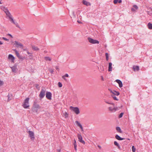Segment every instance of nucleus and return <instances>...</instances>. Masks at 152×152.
I'll list each match as a JSON object with an SVG mask.
<instances>
[{
  "label": "nucleus",
  "mask_w": 152,
  "mask_h": 152,
  "mask_svg": "<svg viewBox=\"0 0 152 152\" xmlns=\"http://www.w3.org/2000/svg\"><path fill=\"white\" fill-rule=\"evenodd\" d=\"M98 147L99 148V149H101V147L100 146H98Z\"/></svg>",
  "instance_id": "obj_60"
},
{
  "label": "nucleus",
  "mask_w": 152,
  "mask_h": 152,
  "mask_svg": "<svg viewBox=\"0 0 152 152\" xmlns=\"http://www.w3.org/2000/svg\"><path fill=\"white\" fill-rule=\"evenodd\" d=\"M40 108V107L39 105L37 104L36 102H34V105L32 108V111L34 112L37 113L38 109Z\"/></svg>",
  "instance_id": "obj_1"
},
{
  "label": "nucleus",
  "mask_w": 152,
  "mask_h": 152,
  "mask_svg": "<svg viewBox=\"0 0 152 152\" xmlns=\"http://www.w3.org/2000/svg\"><path fill=\"white\" fill-rule=\"evenodd\" d=\"M72 13L73 17L75 18L76 17V16L74 12H73Z\"/></svg>",
  "instance_id": "obj_44"
},
{
  "label": "nucleus",
  "mask_w": 152,
  "mask_h": 152,
  "mask_svg": "<svg viewBox=\"0 0 152 152\" xmlns=\"http://www.w3.org/2000/svg\"><path fill=\"white\" fill-rule=\"evenodd\" d=\"M8 58L9 59H11L12 62H14V61L15 60V58L12 55L9 54L8 56Z\"/></svg>",
  "instance_id": "obj_15"
},
{
  "label": "nucleus",
  "mask_w": 152,
  "mask_h": 152,
  "mask_svg": "<svg viewBox=\"0 0 152 152\" xmlns=\"http://www.w3.org/2000/svg\"><path fill=\"white\" fill-rule=\"evenodd\" d=\"M12 69V71L13 72L15 73L17 72L18 70L17 66H14L12 67H11Z\"/></svg>",
  "instance_id": "obj_12"
},
{
  "label": "nucleus",
  "mask_w": 152,
  "mask_h": 152,
  "mask_svg": "<svg viewBox=\"0 0 152 152\" xmlns=\"http://www.w3.org/2000/svg\"><path fill=\"white\" fill-rule=\"evenodd\" d=\"M15 44L17 45L18 46L17 47H18L19 46L20 47H23V45L21 43L18 42L17 41H15Z\"/></svg>",
  "instance_id": "obj_17"
},
{
  "label": "nucleus",
  "mask_w": 152,
  "mask_h": 152,
  "mask_svg": "<svg viewBox=\"0 0 152 152\" xmlns=\"http://www.w3.org/2000/svg\"><path fill=\"white\" fill-rule=\"evenodd\" d=\"M113 95H114V96H115V95L118 96L119 95L120 93L118 91H116L113 90Z\"/></svg>",
  "instance_id": "obj_22"
},
{
  "label": "nucleus",
  "mask_w": 152,
  "mask_h": 152,
  "mask_svg": "<svg viewBox=\"0 0 152 152\" xmlns=\"http://www.w3.org/2000/svg\"><path fill=\"white\" fill-rule=\"evenodd\" d=\"M4 84V83L3 81L0 80V86H1Z\"/></svg>",
  "instance_id": "obj_41"
},
{
  "label": "nucleus",
  "mask_w": 152,
  "mask_h": 152,
  "mask_svg": "<svg viewBox=\"0 0 152 152\" xmlns=\"http://www.w3.org/2000/svg\"><path fill=\"white\" fill-rule=\"evenodd\" d=\"M7 96L8 97V100H7L8 101H9L11 100L12 98V96L11 95H10L9 94Z\"/></svg>",
  "instance_id": "obj_27"
},
{
  "label": "nucleus",
  "mask_w": 152,
  "mask_h": 152,
  "mask_svg": "<svg viewBox=\"0 0 152 152\" xmlns=\"http://www.w3.org/2000/svg\"><path fill=\"white\" fill-rule=\"evenodd\" d=\"M70 109L77 115L78 114L80 113L79 109L77 107H74L72 106H70Z\"/></svg>",
  "instance_id": "obj_3"
},
{
  "label": "nucleus",
  "mask_w": 152,
  "mask_h": 152,
  "mask_svg": "<svg viewBox=\"0 0 152 152\" xmlns=\"http://www.w3.org/2000/svg\"><path fill=\"white\" fill-rule=\"evenodd\" d=\"M108 90H109V91H110V92L112 93V94H113V90L112 91V90H111L110 89H108Z\"/></svg>",
  "instance_id": "obj_45"
},
{
  "label": "nucleus",
  "mask_w": 152,
  "mask_h": 152,
  "mask_svg": "<svg viewBox=\"0 0 152 152\" xmlns=\"http://www.w3.org/2000/svg\"><path fill=\"white\" fill-rule=\"evenodd\" d=\"M133 69L134 71H135L136 70L137 71H138L139 70V67L137 66H133Z\"/></svg>",
  "instance_id": "obj_20"
},
{
  "label": "nucleus",
  "mask_w": 152,
  "mask_h": 152,
  "mask_svg": "<svg viewBox=\"0 0 152 152\" xmlns=\"http://www.w3.org/2000/svg\"><path fill=\"white\" fill-rule=\"evenodd\" d=\"M109 110L112 112H115L116 110H118L117 107H114L113 108L111 107H108Z\"/></svg>",
  "instance_id": "obj_9"
},
{
  "label": "nucleus",
  "mask_w": 152,
  "mask_h": 152,
  "mask_svg": "<svg viewBox=\"0 0 152 152\" xmlns=\"http://www.w3.org/2000/svg\"><path fill=\"white\" fill-rule=\"evenodd\" d=\"M29 98H26L24 101L23 104L22 105V106L25 108H28L29 107Z\"/></svg>",
  "instance_id": "obj_2"
},
{
  "label": "nucleus",
  "mask_w": 152,
  "mask_h": 152,
  "mask_svg": "<svg viewBox=\"0 0 152 152\" xmlns=\"http://www.w3.org/2000/svg\"><path fill=\"white\" fill-rule=\"evenodd\" d=\"M75 123L78 126H79L80 128L81 129L82 131H83V129L82 125L80 124L78 121H76L75 122Z\"/></svg>",
  "instance_id": "obj_10"
},
{
  "label": "nucleus",
  "mask_w": 152,
  "mask_h": 152,
  "mask_svg": "<svg viewBox=\"0 0 152 152\" xmlns=\"http://www.w3.org/2000/svg\"><path fill=\"white\" fill-rule=\"evenodd\" d=\"M49 71L50 73L53 74V73L54 72V70L52 69H49Z\"/></svg>",
  "instance_id": "obj_34"
},
{
  "label": "nucleus",
  "mask_w": 152,
  "mask_h": 152,
  "mask_svg": "<svg viewBox=\"0 0 152 152\" xmlns=\"http://www.w3.org/2000/svg\"><path fill=\"white\" fill-rule=\"evenodd\" d=\"M115 138L118 140H121L124 139V138H121L118 135H116L115 136Z\"/></svg>",
  "instance_id": "obj_19"
},
{
  "label": "nucleus",
  "mask_w": 152,
  "mask_h": 152,
  "mask_svg": "<svg viewBox=\"0 0 152 152\" xmlns=\"http://www.w3.org/2000/svg\"><path fill=\"white\" fill-rule=\"evenodd\" d=\"M46 98L49 100H51L52 97V94L51 92L48 91H47L46 94Z\"/></svg>",
  "instance_id": "obj_7"
},
{
  "label": "nucleus",
  "mask_w": 152,
  "mask_h": 152,
  "mask_svg": "<svg viewBox=\"0 0 152 152\" xmlns=\"http://www.w3.org/2000/svg\"><path fill=\"white\" fill-rule=\"evenodd\" d=\"M77 22L79 23H82L81 22L79 21V20H77Z\"/></svg>",
  "instance_id": "obj_58"
},
{
  "label": "nucleus",
  "mask_w": 152,
  "mask_h": 152,
  "mask_svg": "<svg viewBox=\"0 0 152 152\" xmlns=\"http://www.w3.org/2000/svg\"><path fill=\"white\" fill-rule=\"evenodd\" d=\"M132 150L133 152H135L136 148L134 146L132 147Z\"/></svg>",
  "instance_id": "obj_33"
},
{
  "label": "nucleus",
  "mask_w": 152,
  "mask_h": 152,
  "mask_svg": "<svg viewBox=\"0 0 152 152\" xmlns=\"http://www.w3.org/2000/svg\"><path fill=\"white\" fill-rule=\"evenodd\" d=\"M20 59H23L22 57L21 56H20V55L19 56H17Z\"/></svg>",
  "instance_id": "obj_47"
},
{
  "label": "nucleus",
  "mask_w": 152,
  "mask_h": 152,
  "mask_svg": "<svg viewBox=\"0 0 152 152\" xmlns=\"http://www.w3.org/2000/svg\"><path fill=\"white\" fill-rule=\"evenodd\" d=\"M31 48H32V49L34 50L37 51L39 50V49L38 48H37V47H36L35 46H34V45H32Z\"/></svg>",
  "instance_id": "obj_18"
},
{
  "label": "nucleus",
  "mask_w": 152,
  "mask_h": 152,
  "mask_svg": "<svg viewBox=\"0 0 152 152\" xmlns=\"http://www.w3.org/2000/svg\"><path fill=\"white\" fill-rule=\"evenodd\" d=\"M112 64L110 62L109 63L108 71L109 72H111L112 71Z\"/></svg>",
  "instance_id": "obj_16"
},
{
  "label": "nucleus",
  "mask_w": 152,
  "mask_h": 152,
  "mask_svg": "<svg viewBox=\"0 0 152 152\" xmlns=\"http://www.w3.org/2000/svg\"><path fill=\"white\" fill-rule=\"evenodd\" d=\"M9 19L10 21H11L13 23H14L15 22H14L13 19L12 18V17H11V18H10Z\"/></svg>",
  "instance_id": "obj_37"
},
{
  "label": "nucleus",
  "mask_w": 152,
  "mask_h": 152,
  "mask_svg": "<svg viewBox=\"0 0 152 152\" xmlns=\"http://www.w3.org/2000/svg\"><path fill=\"white\" fill-rule=\"evenodd\" d=\"M118 3H121V2L122 1H121V0H119V1L118 0Z\"/></svg>",
  "instance_id": "obj_52"
},
{
  "label": "nucleus",
  "mask_w": 152,
  "mask_h": 152,
  "mask_svg": "<svg viewBox=\"0 0 152 152\" xmlns=\"http://www.w3.org/2000/svg\"><path fill=\"white\" fill-rule=\"evenodd\" d=\"M62 78H63L64 79V80H66V78H65V76H62Z\"/></svg>",
  "instance_id": "obj_51"
},
{
  "label": "nucleus",
  "mask_w": 152,
  "mask_h": 152,
  "mask_svg": "<svg viewBox=\"0 0 152 152\" xmlns=\"http://www.w3.org/2000/svg\"><path fill=\"white\" fill-rule=\"evenodd\" d=\"M0 4H1V1H0Z\"/></svg>",
  "instance_id": "obj_61"
},
{
  "label": "nucleus",
  "mask_w": 152,
  "mask_h": 152,
  "mask_svg": "<svg viewBox=\"0 0 152 152\" xmlns=\"http://www.w3.org/2000/svg\"><path fill=\"white\" fill-rule=\"evenodd\" d=\"M124 113H121L119 116V118H121L122 117L124 114Z\"/></svg>",
  "instance_id": "obj_36"
},
{
  "label": "nucleus",
  "mask_w": 152,
  "mask_h": 152,
  "mask_svg": "<svg viewBox=\"0 0 152 152\" xmlns=\"http://www.w3.org/2000/svg\"><path fill=\"white\" fill-rule=\"evenodd\" d=\"M58 86L59 87H61L62 86V84L61 82L58 83Z\"/></svg>",
  "instance_id": "obj_39"
},
{
  "label": "nucleus",
  "mask_w": 152,
  "mask_h": 152,
  "mask_svg": "<svg viewBox=\"0 0 152 152\" xmlns=\"http://www.w3.org/2000/svg\"><path fill=\"white\" fill-rule=\"evenodd\" d=\"M36 87L37 88H37L38 86H36Z\"/></svg>",
  "instance_id": "obj_62"
},
{
  "label": "nucleus",
  "mask_w": 152,
  "mask_h": 152,
  "mask_svg": "<svg viewBox=\"0 0 152 152\" xmlns=\"http://www.w3.org/2000/svg\"><path fill=\"white\" fill-rule=\"evenodd\" d=\"M36 87L37 88H37L38 86H36Z\"/></svg>",
  "instance_id": "obj_63"
},
{
  "label": "nucleus",
  "mask_w": 152,
  "mask_h": 152,
  "mask_svg": "<svg viewBox=\"0 0 152 152\" xmlns=\"http://www.w3.org/2000/svg\"><path fill=\"white\" fill-rule=\"evenodd\" d=\"M64 76H65V77H69V75H68V74H66Z\"/></svg>",
  "instance_id": "obj_50"
},
{
  "label": "nucleus",
  "mask_w": 152,
  "mask_h": 152,
  "mask_svg": "<svg viewBox=\"0 0 152 152\" xmlns=\"http://www.w3.org/2000/svg\"><path fill=\"white\" fill-rule=\"evenodd\" d=\"M56 70H58L59 69L58 67L57 66L56 67Z\"/></svg>",
  "instance_id": "obj_53"
},
{
  "label": "nucleus",
  "mask_w": 152,
  "mask_h": 152,
  "mask_svg": "<svg viewBox=\"0 0 152 152\" xmlns=\"http://www.w3.org/2000/svg\"><path fill=\"white\" fill-rule=\"evenodd\" d=\"M135 9L134 8H132L131 9V10L132 11H134L135 10Z\"/></svg>",
  "instance_id": "obj_49"
},
{
  "label": "nucleus",
  "mask_w": 152,
  "mask_h": 152,
  "mask_svg": "<svg viewBox=\"0 0 152 152\" xmlns=\"http://www.w3.org/2000/svg\"><path fill=\"white\" fill-rule=\"evenodd\" d=\"M75 123L78 126H79L80 128L81 129L82 131H83V129L82 125L80 124L78 121H76L75 122Z\"/></svg>",
  "instance_id": "obj_11"
},
{
  "label": "nucleus",
  "mask_w": 152,
  "mask_h": 152,
  "mask_svg": "<svg viewBox=\"0 0 152 152\" xmlns=\"http://www.w3.org/2000/svg\"><path fill=\"white\" fill-rule=\"evenodd\" d=\"M148 26L149 29H152V24L149 23L148 24Z\"/></svg>",
  "instance_id": "obj_25"
},
{
  "label": "nucleus",
  "mask_w": 152,
  "mask_h": 152,
  "mask_svg": "<svg viewBox=\"0 0 152 152\" xmlns=\"http://www.w3.org/2000/svg\"><path fill=\"white\" fill-rule=\"evenodd\" d=\"M115 81L118 83L119 84V86L120 88H121L123 86V84L122 82L119 80H115Z\"/></svg>",
  "instance_id": "obj_13"
},
{
  "label": "nucleus",
  "mask_w": 152,
  "mask_h": 152,
  "mask_svg": "<svg viewBox=\"0 0 152 152\" xmlns=\"http://www.w3.org/2000/svg\"><path fill=\"white\" fill-rule=\"evenodd\" d=\"M133 7L135 10L138 9V7L136 5H134Z\"/></svg>",
  "instance_id": "obj_42"
},
{
  "label": "nucleus",
  "mask_w": 152,
  "mask_h": 152,
  "mask_svg": "<svg viewBox=\"0 0 152 152\" xmlns=\"http://www.w3.org/2000/svg\"><path fill=\"white\" fill-rule=\"evenodd\" d=\"M29 137L31 140H34L35 139L34 134L32 131H29L28 132Z\"/></svg>",
  "instance_id": "obj_6"
},
{
  "label": "nucleus",
  "mask_w": 152,
  "mask_h": 152,
  "mask_svg": "<svg viewBox=\"0 0 152 152\" xmlns=\"http://www.w3.org/2000/svg\"><path fill=\"white\" fill-rule=\"evenodd\" d=\"M117 147H118V149H120V147L119 145H118V146H117Z\"/></svg>",
  "instance_id": "obj_54"
},
{
  "label": "nucleus",
  "mask_w": 152,
  "mask_h": 152,
  "mask_svg": "<svg viewBox=\"0 0 152 152\" xmlns=\"http://www.w3.org/2000/svg\"><path fill=\"white\" fill-rule=\"evenodd\" d=\"M14 51H15V54L17 56H18L20 55V54L17 51V50H14Z\"/></svg>",
  "instance_id": "obj_32"
},
{
  "label": "nucleus",
  "mask_w": 152,
  "mask_h": 152,
  "mask_svg": "<svg viewBox=\"0 0 152 152\" xmlns=\"http://www.w3.org/2000/svg\"><path fill=\"white\" fill-rule=\"evenodd\" d=\"M112 97L113 98L114 100L116 101H118V99L114 95H111Z\"/></svg>",
  "instance_id": "obj_30"
},
{
  "label": "nucleus",
  "mask_w": 152,
  "mask_h": 152,
  "mask_svg": "<svg viewBox=\"0 0 152 152\" xmlns=\"http://www.w3.org/2000/svg\"><path fill=\"white\" fill-rule=\"evenodd\" d=\"M20 59H23L22 57L21 56H20V55L19 56H17Z\"/></svg>",
  "instance_id": "obj_48"
},
{
  "label": "nucleus",
  "mask_w": 152,
  "mask_h": 152,
  "mask_svg": "<svg viewBox=\"0 0 152 152\" xmlns=\"http://www.w3.org/2000/svg\"><path fill=\"white\" fill-rule=\"evenodd\" d=\"M64 115L65 118H66L68 116V114L66 112H65L64 113Z\"/></svg>",
  "instance_id": "obj_40"
},
{
  "label": "nucleus",
  "mask_w": 152,
  "mask_h": 152,
  "mask_svg": "<svg viewBox=\"0 0 152 152\" xmlns=\"http://www.w3.org/2000/svg\"><path fill=\"white\" fill-rule=\"evenodd\" d=\"M88 40L90 43L93 44H99V42L98 40L93 39L91 37H88Z\"/></svg>",
  "instance_id": "obj_5"
},
{
  "label": "nucleus",
  "mask_w": 152,
  "mask_h": 152,
  "mask_svg": "<svg viewBox=\"0 0 152 152\" xmlns=\"http://www.w3.org/2000/svg\"><path fill=\"white\" fill-rule=\"evenodd\" d=\"M73 145L74 146L75 150V151H77V145L76 144V141L75 139L74 140Z\"/></svg>",
  "instance_id": "obj_24"
},
{
  "label": "nucleus",
  "mask_w": 152,
  "mask_h": 152,
  "mask_svg": "<svg viewBox=\"0 0 152 152\" xmlns=\"http://www.w3.org/2000/svg\"><path fill=\"white\" fill-rule=\"evenodd\" d=\"M5 13L7 16L9 17V18L12 17V15L9 11L7 12H5Z\"/></svg>",
  "instance_id": "obj_21"
},
{
  "label": "nucleus",
  "mask_w": 152,
  "mask_h": 152,
  "mask_svg": "<svg viewBox=\"0 0 152 152\" xmlns=\"http://www.w3.org/2000/svg\"><path fill=\"white\" fill-rule=\"evenodd\" d=\"M101 79H102V80H104V78H103V76H101Z\"/></svg>",
  "instance_id": "obj_56"
},
{
  "label": "nucleus",
  "mask_w": 152,
  "mask_h": 152,
  "mask_svg": "<svg viewBox=\"0 0 152 152\" xmlns=\"http://www.w3.org/2000/svg\"><path fill=\"white\" fill-rule=\"evenodd\" d=\"M27 53L28 54H31V53H29V52L28 51L27 52Z\"/></svg>",
  "instance_id": "obj_57"
},
{
  "label": "nucleus",
  "mask_w": 152,
  "mask_h": 152,
  "mask_svg": "<svg viewBox=\"0 0 152 152\" xmlns=\"http://www.w3.org/2000/svg\"><path fill=\"white\" fill-rule=\"evenodd\" d=\"M45 59L46 61H50L51 60V58L49 57H45Z\"/></svg>",
  "instance_id": "obj_28"
},
{
  "label": "nucleus",
  "mask_w": 152,
  "mask_h": 152,
  "mask_svg": "<svg viewBox=\"0 0 152 152\" xmlns=\"http://www.w3.org/2000/svg\"><path fill=\"white\" fill-rule=\"evenodd\" d=\"M45 92L46 89L45 88L42 89L39 95L40 99H42L44 97L45 95Z\"/></svg>",
  "instance_id": "obj_4"
},
{
  "label": "nucleus",
  "mask_w": 152,
  "mask_h": 152,
  "mask_svg": "<svg viewBox=\"0 0 152 152\" xmlns=\"http://www.w3.org/2000/svg\"><path fill=\"white\" fill-rule=\"evenodd\" d=\"M8 35L9 36H10L11 37H12V35L11 34H8Z\"/></svg>",
  "instance_id": "obj_55"
},
{
  "label": "nucleus",
  "mask_w": 152,
  "mask_h": 152,
  "mask_svg": "<svg viewBox=\"0 0 152 152\" xmlns=\"http://www.w3.org/2000/svg\"><path fill=\"white\" fill-rule=\"evenodd\" d=\"M82 2L84 4L87 6H90L91 5V4L89 2L85 0H83Z\"/></svg>",
  "instance_id": "obj_14"
},
{
  "label": "nucleus",
  "mask_w": 152,
  "mask_h": 152,
  "mask_svg": "<svg viewBox=\"0 0 152 152\" xmlns=\"http://www.w3.org/2000/svg\"><path fill=\"white\" fill-rule=\"evenodd\" d=\"M3 39H4V40H5L6 41H8L9 40V39H7L6 38H5V37H3Z\"/></svg>",
  "instance_id": "obj_46"
},
{
  "label": "nucleus",
  "mask_w": 152,
  "mask_h": 152,
  "mask_svg": "<svg viewBox=\"0 0 152 152\" xmlns=\"http://www.w3.org/2000/svg\"><path fill=\"white\" fill-rule=\"evenodd\" d=\"M116 130L118 132L120 133H122V131H121V128H120V127H116Z\"/></svg>",
  "instance_id": "obj_26"
},
{
  "label": "nucleus",
  "mask_w": 152,
  "mask_h": 152,
  "mask_svg": "<svg viewBox=\"0 0 152 152\" xmlns=\"http://www.w3.org/2000/svg\"><path fill=\"white\" fill-rule=\"evenodd\" d=\"M13 24H15L17 27L18 28H20L18 24L17 23L15 22Z\"/></svg>",
  "instance_id": "obj_35"
},
{
  "label": "nucleus",
  "mask_w": 152,
  "mask_h": 152,
  "mask_svg": "<svg viewBox=\"0 0 152 152\" xmlns=\"http://www.w3.org/2000/svg\"><path fill=\"white\" fill-rule=\"evenodd\" d=\"M105 102H106V103H107L108 104H111L113 105V106H115V104L113 103H111L110 102H107V101H105Z\"/></svg>",
  "instance_id": "obj_31"
},
{
  "label": "nucleus",
  "mask_w": 152,
  "mask_h": 152,
  "mask_svg": "<svg viewBox=\"0 0 152 152\" xmlns=\"http://www.w3.org/2000/svg\"><path fill=\"white\" fill-rule=\"evenodd\" d=\"M1 9L5 13V12H7L9 10H7V8H6L4 7H1Z\"/></svg>",
  "instance_id": "obj_23"
},
{
  "label": "nucleus",
  "mask_w": 152,
  "mask_h": 152,
  "mask_svg": "<svg viewBox=\"0 0 152 152\" xmlns=\"http://www.w3.org/2000/svg\"><path fill=\"white\" fill-rule=\"evenodd\" d=\"M118 1V0H114L113 1V3L115 4L117 3Z\"/></svg>",
  "instance_id": "obj_43"
},
{
  "label": "nucleus",
  "mask_w": 152,
  "mask_h": 152,
  "mask_svg": "<svg viewBox=\"0 0 152 152\" xmlns=\"http://www.w3.org/2000/svg\"><path fill=\"white\" fill-rule=\"evenodd\" d=\"M114 144L115 145L117 146H118V145H119V144L116 141H114Z\"/></svg>",
  "instance_id": "obj_38"
},
{
  "label": "nucleus",
  "mask_w": 152,
  "mask_h": 152,
  "mask_svg": "<svg viewBox=\"0 0 152 152\" xmlns=\"http://www.w3.org/2000/svg\"><path fill=\"white\" fill-rule=\"evenodd\" d=\"M3 44V43L0 41V45Z\"/></svg>",
  "instance_id": "obj_59"
},
{
  "label": "nucleus",
  "mask_w": 152,
  "mask_h": 152,
  "mask_svg": "<svg viewBox=\"0 0 152 152\" xmlns=\"http://www.w3.org/2000/svg\"><path fill=\"white\" fill-rule=\"evenodd\" d=\"M77 137L79 139V141L80 142L82 143L83 144H85V141L83 140L82 139L83 138L82 136L80 134H78L77 135Z\"/></svg>",
  "instance_id": "obj_8"
},
{
  "label": "nucleus",
  "mask_w": 152,
  "mask_h": 152,
  "mask_svg": "<svg viewBox=\"0 0 152 152\" xmlns=\"http://www.w3.org/2000/svg\"><path fill=\"white\" fill-rule=\"evenodd\" d=\"M105 56L106 60L108 61L109 59V56L108 54L107 53H105Z\"/></svg>",
  "instance_id": "obj_29"
}]
</instances>
